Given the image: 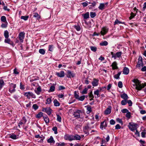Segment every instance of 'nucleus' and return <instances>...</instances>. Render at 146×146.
Returning <instances> with one entry per match:
<instances>
[{
    "label": "nucleus",
    "instance_id": "nucleus-37",
    "mask_svg": "<svg viewBox=\"0 0 146 146\" xmlns=\"http://www.w3.org/2000/svg\"><path fill=\"white\" fill-rule=\"evenodd\" d=\"M54 49V46L53 45H49L48 46V50L52 52Z\"/></svg>",
    "mask_w": 146,
    "mask_h": 146
},
{
    "label": "nucleus",
    "instance_id": "nucleus-62",
    "mask_svg": "<svg viewBox=\"0 0 146 146\" xmlns=\"http://www.w3.org/2000/svg\"><path fill=\"white\" fill-rule=\"evenodd\" d=\"M126 117L128 118H129L131 117L130 113L129 112H128L126 113L125 115Z\"/></svg>",
    "mask_w": 146,
    "mask_h": 146
},
{
    "label": "nucleus",
    "instance_id": "nucleus-51",
    "mask_svg": "<svg viewBox=\"0 0 146 146\" xmlns=\"http://www.w3.org/2000/svg\"><path fill=\"white\" fill-rule=\"evenodd\" d=\"M118 86L119 88H122L123 87L122 82L121 81H119L118 84Z\"/></svg>",
    "mask_w": 146,
    "mask_h": 146
},
{
    "label": "nucleus",
    "instance_id": "nucleus-48",
    "mask_svg": "<svg viewBox=\"0 0 146 146\" xmlns=\"http://www.w3.org/2000/svg\"><path fill=\"white\" fill-rule=\"evenodd\" d=\"M85 96H81L79 97L78 100L82 101L84 100V99L85 98Z\"/></svg>",
    "mask_w": 146,
    "mask_h": 146
},
{
    "label": "nucleus",
    "instance_id": "nucleus-40",
    "mask_svg": "<svg viewBox=\"0 0 146 146\" xmlns=\"http://www.w3.org/2000/svg\"><path fill=\"white\" fill-rule=\"evenodd\" d=\"M35 137L36 138H39L40 139L41 141H42L44 139V137H41L39 135H36L35 136Z\"/></svg>",
    "mask_w": 146,
    "mask_h": 146
},
{
    "label": "nucleus",
    "instance_id": "nucleus-29",
    "mask_svg": "<svg viewBox=\"0 0 146 146\" xmlns=\"http://www.w3.org/2000/svg\"><path fill=\"white\" fill-rule=\"evenodd\" d=\"M108 44V42L107 41H105L100 42V45L101 46H106Z\"/></svg>",
    "mask_w": 146,
    "mask_h": 146
},
{
    "label": "nucleus",
    "instance_id": "nucleus-9",
    "mask_svg": "<svg viewBox=\"0 0 146 146\" xmlns=\"http://www.w3.org/2000/svg\"><path fill=\"white\" fill-rule=\"evenodd\" d=\"M25 33L24 32H21L19 35V38L20 41L21 42H22L23 41V39L25 37Z\"/></svg>",
    "mask_w": 146,
    "mask_h": 146
},
{
    "label": "nucleus",
    "instance_id": "nucleus-21",
    "mask_svg": "<svg viewBox=\"0 0 146 146\" xmlns=\"http://www.w3.org/2000/svg\"><path fill=\"white\" fill-rule=\"evenodd\" d=\"M35 93L37 95L39 94H40V92L41 91V89L40 86H39L37 88V90H35Z\"/></svg>",
    "mask_w": 146,
    "mask_h": 146
},
{
    "label": "nucleus",
    "instance_id": "nucleus-20",
    "mask_svg": "<svg viewBox=\"0 0 146 146\" xmlns=\"http://www.w3.org/2000/svg\"><path fill=\"white\" fill-rule=\"evenodd\" d=\"M46 113L49 115L51 114L52 110L50 108H46Z\"/></svg>",
    "mask_w": 146,
    "mask_h": 146
},
{
    "label": "nucleus",
    "instance_id": "nucleus-58",
    "mask_svg": "<svg viewBox=\"0 0 146 146\" xmlns=\"http://www.w3.org/2000/svg\"><path fill=\"white\" fill-rule=\"evenodd\" d=\"M11 41L10 39L8 38H6L5 40V42L6 43L9 44L10 43V42Z\"/></svg>",
    "mask_w": 146,
    "mask_h": 146
},
{
    "label": "nucleus",
    "instance_id": "nucleus-1",
    "mask_svg": "<svg viewBox=\"0 0 146 146\" xmlns=\"http://www.w3.org/2000/svg\"><path fill=\"white\" fill-rule=\"evenodd\" d=\"M129 128L133 131L135 130V134L137 133V124L133 122H130L128 125Z\"/></svg>",
    "mask_w": 146,
    "mask_h": 146
},
{
    "label": "nucleus",
    "instance_id": "nucleus-25",
    "mask_svg": "<svg viewBox=\"0 0 146 146\" xmlns=\"http://www.w3.org/2000/svg\"><path fill=\"white\" fill-rule=\"evenodd\" d=\"M53 85H54V84H53ZM55 89V87L53 85L51 86L50 88V90L48 91V92H53L54 91Z\"/></svg>",
    "mask_w": 146,
    "mask_h": 146
},
{
    "label": "nucleus",
    "instance_id": "nucleus-55",
    "mask_svg": "<svg viewBox=\"0 0 146 146\" xmlns=\"http://www.w3.org/2000/svg\"><path fill=\"white\" fill-rule=\"evenodd\" d=\"M127 103V100H123L121 101V104L123 105H125Z\"/></svg>",
    "mask_w": 146,
    "mask_h": 146
},
{
    "label": "nucleus",
    "instance_id": "nucleus-56",
    "mask_svg": "<svg viewBox=\"0 0 146 146\" xmlns=\"http://www.w3.org/2000/svg\"><path fill=\"white\" fill-rule=\"evenodd\" d=\"M21 121L24 123V124H25L26 123L27 120L25 116L23 117Z\"/></svg>",
    "mask_w": 146,
    "mask_h": 146
},
{
    "label": "nucleus",
    "instance_id": "nucleus-26",
    "mask_svg": "<svg viewBox=\"0 0 146 146\" xmlns=\"http://www.w3.org/2000/svg\"><path fill=\"white\" fill-rule=\"evenodd\" d=\"M122 54L121 52H116L115 54V59L117 58H120Z\"/></svg>",
    "mask_w": 146,
    "mask_h": 146
},
{
    "label": "nucleus",
    "instance_id": "nucleus-52",
    "mask_svg": "<svg viewBox=\"0 0 146 146\" xmlns=\"http://www.w3.org/2000/svg\"><path fill=\"white\" fill-rule=\"evenodd\" d=\"M87 110L88 111L87 112H87V113H90L92 111L91 108L90 106H88L87 107Z\"/></svg>",
    "mask_w": 146,
    "mask_h": 146
},
{
    "label": "nucleus",
    "instance_id": "nucleus-61",
    "mask_svg": "<svg viewBox=\"0 0 146 146\" xmlns=\"http://www.w3.org/2000/svg\"><path fill=\"white\" fill-rule=\"evenodd\" d=\"M99 90H97L94 92V94L98 96V97H99V96H98L99 94Z\"/></svg>",
    "mask_w": 146,
    "mask_h": 146
},
{
    "label": "nucleus",
    "instance_id": "nucleus-31",
    "mask_svg": "<svg viewBox=\"0 0 146 146\" xmlns=\"http://www.w3.org/2000/svg\"><path fill=\"white\" fill-rule=\"evenodd\" d=\"M5 83L3 80H0V89H1L5 85Z\"/></svg>",
    "mask_w": 146,
    "mask_h": 146
},
{
    "label": "nucleus",
    "instance_id": "nucleus-59",
    "mask_svg": "<svg viewBox=\"0 0 146 146\" xmlns=\"http://www.w3.org/2000/svg\"><path fill=\"white\" fill-rule=\"evenodd\" d=\"M121 23H122V22H121L119 21L118 19H116L115 20V21L114 22V25H115L117 24H121Z\"/></svg>",
    "mask_w": 146,
    "mask_h": 146
},
{
    "label": "nucleus",
    "instance_id": "nucleus-11",
    "mask_svg": "<svg viewBox=\"0 0 146 146\" xmlns=\"http://www.w3.org/2000/svg\"><path fill=\"white\" fill-rule=\"evenodd\" d=\"M56 75L58 77L62 78L64 76V71H61L60 72H56Z\"/></svg>",
    "mask_w": 146,
    "mask_h": 146
},
{
    "label": "nucleus",
    "instance_id": "nucleus-14",
    "mask_svg": "<svg viewBox=\"0 0 146 146\" xmlns=\"http://www.w3.org/2000/svg\"><path fill=\"white\" fill-rule=\"evenodd\" d=\"M99 80L96 78H94L92 82V85L94 86H96L98 85Z\"/></svg>",
    "mask_w": 146,
    "mask_h": 146
},
{
    "label": "nucleus",
    "instance_id": "nucleus-44",
    "mask_svg": "<svg viewBox=\"0 0 146 146\" xmlns=\"http://www.w3.org/2000/svg\"><path fill=\"white\" fill-rule=\"evenodd\" d=\"M43 113L42 112H40L36 115V117L40 118L42 116Z\"/></svg>",
    "mask_w": 146,
    "mask_h": 146
},
{
    "label": "nucleus",
    "instance_id": "nucleus-32",
    "mask_svg": "<svg viewBox=\"0 0 146 146\" xmlns=\"http://www.w3.org/2000/svg\"><path fill=\"white\" fill-rule=\"evenodd\" d=\"M33 17L36 18V19H39L40 18V16L37 13H34Z\"/></svg>",
    "mask_w": 146,
    "mask_h": 146
},
{
    "label": "nucleus",
    "instance_id": "nucleus-30",
    "mask_svg": "<svg viewBox=\"0 0 146 146\" xmlns=\"http://www.w3.org/2000/svg\"><path fill=\"white\" fill-rule=\"evenodd\" d=\"M1 21L4 22H7L6 17L5 16H3L1 17Z\"/></svg>",
    "mask_w": 146,
    "mask_h": 146
},
{
    "label": "nucleus",
    "instance_id": "nucleus-15",
    "mask_svg": "<svg viewBox=\"0 0 146 146\" xmlns=\"http://www.w3.org/2000/svg\"><path fill=\"white\" fill-rule=\"evenodd\" d=\"M111 107H109L107 108L106 110L104 111V113L106 115H108L110 114L111 112Z\"/></svg>",
    "mask_w": 146,
    "mask_h": 146
},
{
    "label": "nucleus",
    "instance_id": "nucleus-3",
    "mask_svg": "<svg viewBox=\"0 0 146 146\" xmlns=\"http://www.w3.org/2000/svg\"><path fill=\"white\" fill-rule=\"evenodd\" d=\"M24 95L27 97L28 99H30L31 97L32 98H36V96L33 92H25Z\"/></svg>",
    "mask_w": 146,
    "mask_h": 146
},
{
    "label": "nucleus",
    "instance_id": "nucleus-57",
    "mask_svg": "<svg viewBox=\"0 0 146 146\" xmlns=\"http://www.w3.org/2000/svg\"><path fill=\"white\" fill-rule=\"evenodd\" d=\"M33 108L35 110H36L38 109V106L36 104H34L33 105Z\"/></svg>",
    "mask_w": 146,
    "mask_h": 146
},
{
    "label": "nucleus",
    "instance_id": "nucleus-17",
    "mask_svg": "<svg viewBox=\"0 0 146 146\" xmlns=\"http://www.w3.org/2000/svg\"><path fill=\"white\" fill-rule=\"evenodd\" d=\"M47 141L48 143H53L54 144V143L55 142L52 136H50V138L47 140Z\"/></svg>",
    "mask_w": 146,
    "mask_h": 146
},
{
    "label": "nucleus",
    "instance_id": "nucleus-27",
    "mask_svg": "<svg viewBox=\"0 0 146 146\" xmlns=\"http://www.w3.org/2000/svg\"><path fill=\"white\" fill-rule=\"evenodd\" d=\"M9 33L7 30L5 31L4 32V36L5 38H8L9 37Z\"/></svg>",
    "mask_w": 146,
    "mask_h": 146
},
{
    "label": "nucleus",
    "instance_id": "nucleus-39",
    "mask_svg": "<svg viewBox=\"0 0 146 146\" xmlns=\"http://www.w3.org/2000/svg\"><path fill=\"white\" fill-rule=\"evenodd\" d=\"M89 96L90 98H91V99H90V101L94 100V96L92 94V92H91L89 94Z\"/></svg>",
    "mask_w": 146,
    "mask_h": 146
},
{
    "label": "nucleus",
    "instance_id": "nucleus-50",
    "mask_svg": "<svg viewBox=\"0 0 146 146\" xmlns=\"http://www.w3.org/2000/svg\"><path fill=\"white\" fill-rule=\"evenodd\" d=\"M52 130L54 131V133L55 134H56L57 133V127H54L52 129Z\"/></svg>",
    "mask_w": 146,
    "mask_h": 146
},
{
    "label": "nucleus",
    "instance_id": "nucleus-16",
    "mask_svg": "<svg viewBox=\"0 0 146 146\" xmlns=\"http://www.w3.org/2000/svg\"><path fill=\"white\" fill-rule=\"evenodd\" d=\"M73 140H80L81 139L80 136L78 134H75L74 135H73Z\"/></svg>",
    "mask_w": 146,
    "mask_h": 146
},
{
    "label": "nucleus",
    "instance_id": "nucleus-4",
    "mask_svg": "<svg viewBox=\"0 0 146 146\" xmlns=\"http://www.w3.org/2000/svg\"><path fill=\"white\" fill-rule=\"evenodd\" d=\"M82 113V111L81 110H78L74 112L73 115L76 118H79L80 117V116Z\"/></svg>",
    "mask_w": 146,
    "mask_h": 146
},
{
    "label": "nucleus",
    "instance_id": "nucleus-33",
    "mask_svg": "<svg viewBox=\"0 0 146 146\" xmlns=\"http://www.w3.org/2000/svg\"><path fill=\"white\" fill-rule=\"evenodd\" d=\"M44 120L46 123H48L49 122V119L47 116H43Z\"/></svg>",
    "mask_w": 146,
    "mask_h": 146
},
{
    "label": "nucleus",
    "instance_id": "nucleus-6",
    "mask_svg": "<svg viewBox=\"0 0 146 146\" xmlns=\"http://www.w3.org/2000/svg\"><path fill=\"white\" fill-rule=\"evenodd\" d=\"M109 29L108 27H105L102 28L101 31V34L104 36L107 33Z\"/></svg>",
    "mask_w": 146,
    "mask_h": 146
},
{
    "label": "nucleus",
    "instance_id": "nucleus-5",
    "mask_svg": "<svg viewBox=\"0 0 146 146\" xmlns=\"http://www.w3.org/2000/svg\"><path fill=\"white\" fill-rule=\"evenodd\" d=\"M141 83V82L137 80V90H141L146 86L145 84Z\"/></svg>",
    "mask_w": 146,
    "mask_h": 146
},
{
    "label": "nucleus",
    "instance_id": "nucleus-63",
    "mask_svg": "<svg viewBox=\"0 0 146 146\" xmlns=\"http://www.w3.org/2000/svg\"><path fill=\"white\" fill-rule=\"evenodd\" d=\"M127 103H128L129 106H131L132 105V102L130 100H127Z\"/></svg>",
    "mask_w": 146,
    "mask_h": 146
},
{
    "label": "nucleus",
    "instance_id": "nucleus-7",
    "mask_svg": "<svg viewBox=\"0 0 146 146\" xmlns=\"http://www.w3.org/2000/svg\"><path fill=\"white\" fill-rule=\"evenodd\" d=\"M143 66V62L141 56H139L138 58V62L137 63V67L139 68L142 67Z\"/></svg>",
    "mask_w": 146,
    "mask_h": 146
},
{
    "label": "nucleus",
    "instance_id": "nucleus-22",
    "mask_svg": "<svg viewBox=\"0 0 146 146\" xmlns=\"http://www.w3.org/2000/svg\"><path fill=\"white\" fill-rule=\"evenodd\" d=\"M121 98H123L124 100H127L128 98L127 95L125 93H124L121 94Z\"/></svg>",
    "mask_w": 146,
    "mask_h": 146
},
{
    "label": "nucleus",
    "instance_id": "nucleus-18",
    "mask_svg": "<svg viewBox=\"0 0 146 146\" xmlns=\"http://www.w3.org/2000/svg\"><path fill=\"white\" fill-rule=\"evenodd\" d=\"M117 64L116 62H114L112 64L111 66L112 67V69L113 70L116 69L118 68V67L117 66Z\"/></svg>",
    "mask_w": 146,
    "mask_h": 146
},
{
    "label": "nucleus",
    "instance_id": "nucleus-10",
    "mask_svg": "<svg viewBox=\"0 0 146 146\" xmlns=\"http://www.w3.org/2000/svg\"><path fill=\"white\" fill-rule=\"evenodd\" d=\"M67 77L68 78H71L72 77H74L75 76V74L73 72H72L70 70H68L67 72Z\"/></svg>",
    "mask_w": 146,
    "mask_h": 146
},
{
    "label": "nucleus",
    "instance_id": "nucleus-45",
    "mask_svg": "<svg viewBox=\"0 0 146 146\" xmlns=\"http://www.w3.org/2000/svg\"><path fill=\"white\" fill-rule=\"evenodd\" d=\"M5 23L2 24L1 25V27L2 28H6L8 24L7 22H5Z\"/></svg>",
    "mask_w": 146,
    "mask_h": 146
},
{
    "label": "nucleus",
    "instance_id": "nucleus-24",
    "mask_svg": "<svg viewBox=\"0 0 146 146\" xmlns=\"http://www.w3.org/2000/svg\"><path fill=\"white\" fill-rule=\"evenodd\" d=\"M82 15L83 16L84 19H87L89 17V13L88 12H87L84 14H82Z\"/></svg>",
    "mask_w": 146,
    "mask_h": 146
},
{
    "label": "nucleus",
    "instance_id": "nucleus-42",
    "mask_svg": "<svg viewBox=\"0 0 146 146\" xmlns=\"http://www.w3.org/2000/svg\"><path fill=\"white\" fill-rule=\"evenodd\" d=\"M121 72H119L117 74L115 75L114 76V78L116 79H118L119 78V76L121 74Z\"/></svg>",
    "mask_w": 146,
    "mask_h": 146
},
{
    "label": "nucleus",
    "instance_id": "nucleus-53",
    "mask_svg": "<svg viewBox=\"0 0 146 146\" xmlns=\"http://www.w3.org/2000/svg\"><path fill=\"white\" fill-rule=\"evenodd\" d=\"M90 49L92 51L94 52H96L97 50L95 46H91Z\"/></svg>",
    "mask_w": 146,
    "mask_h": 146
},
{
    "label": "nucleus",
    "instance_id": "nucleus-41",
    "mask_svg": "<svg viewBox=\"0 0 146 146\" xmlns=\"http://www.w3.org/2000/svg\"><path fill=\"white\" fill-rule=\"evenodd\" d=\"M73 27L78 31H79L80 30L81 28L79 25H74L73 26Z\"/></svg>",
    "mask_w": 146,
    "mask_h": 146
},
{
    "label": "nucleus",
    "instance_id": "nucleus-12",
    "mask_svg": "<svg viewBox=\"0 0 146 146\" xmlns=\"http://www.w3.org/2000/svg\"><path fill=\"white\" fill-rule=\"evenodd\" d=\"M133 83L132 84V87L133 89L137 90V79H134L132 80Z\"/></svg>",
    "mask_w": 146,
    "mask_h": 146
},
{
    "label": "nucleus",
    "instance_id": "nucleus-64",
    "mask_svg": "<svg viewBox=\"0 0 146 146\" xmlns=\"http://www.w3.org/2000/svg\"><path fill=\"white\" fill-rule=\"evenodd\" d=\"M141 70L142 72L146 71L145 74H146V66H144L141 69Z\"/></svg>",
    "mask_w": 146,
    "mask_h": 146
},
{
    "label": "nucleus",
    "instance_id": "nucleus-47",
    "mask_svg": "<svg viewBox=\"0 0 146 146\" xmlns=\"http://www.w3.org/2000/svg\"><path fill=\"white\" fill-rule=\"evenodd\" d=\"M88 89L86 88H84L83 90L81 92V93L82 94H86L87 93Z\"/></svg>",
    "mask_w": 146,
    "mask_h": 146
},
{
    "label": "nucleus",
    "instance_id": "nucleus-8",
    "mask_svg": "<svg viewBox=\"0 0 146 146\" xmlns=\"http://www.w3.org/2000/svg\"><path fill=\"white\" fill-rule=\"evenodd\" d=\"M64 139L66 140H69L70 141H73V135H69L66 134L64 135Z\"/></svg>",
    "mask_w": 146,
    "mask_h": 146
},
{
    "label": "nucleus",
    "instance_id": "nucleus-28",
    "mask_svg": "<svg viewBox=\"0 0 146 146\" xmlns=\"http://www.w3.org/2000/svg\"><path fill=\"white\" fill-rule=\"evenodd\" d=\"M105 4L104 3H100V6L98 7V8L99 9L102 10L104 9V7Z\"/></svg>",
    "mask_w": 146,
    "mask_h": 146
},
{
    "label": "nucleus",
    "instance_id": "nucleus-13",
    "mask_svg": "<svg viewBox=\"0 0 146 146\" xmlns=\"http://www.w3.org/2000/svg\"><path fill=\"white\" fill-rule=\"evenodd\" d=\"M107 122L105 120L101 123L100 127L103 130L104 128L105 129L107 127Z\"/></svg>",
    "mask_w": 146,
    "mask_h": 146
},
{
    "label": "nucleus",
    "instance_id": "nucleus-34",
    "mask_svg": "<svg viewBox=\"0 0 146 146\" xmlns=\"http://www.w3.org/2000/svg\"><path fill=\"white\" fill-rule=\"evenodd\" d=\"M51 98L52 97H51ZM52 102L51 98H48L46 100V104H50Z\"/></svg>",
    "mask_w": 146,
    "mask_h": 146
},
{
    "label": "nucleus",
    "instance_id": "nucleus-60",
    "mask_svg": "<svg viewBox=\"0 0 146 146\" xmlns=\"http://www.w3.org/2000/svg\"><path fill=\"white\" fill-rule=\"evenodd\" d=\"M121 111L123 113H127L129 112V110L126 109H124L121 110Z\"/></svg>",
    "mask_w": 146,
    "mask_h": 146
},
{
    "label": "nucleus",
    "instance_id": "nucleus-49",
    "mask_svg": "<svg viewBox=\"0 0 146 146\" xmlns=\"http://www.w3.org/2000/svg\"><path fill=\"white\" fill-rule=\"evenodd\" d=\"M57 120L59 122H61V116L58 115H57Z\"/></svg>",
    "mask_w": 146,
    "mask_h": 146
},
{
    "label": "nucleus",
    "instance_id": "nucleus-46",
    "mask_svg": "<svg viewBox=\"0 0 146 146\" xmlns=\"http://www.w3.org/2000/svg\"><path fill=\"white\" fill-rule=\"evenodd\" d=\"M10 137L13 139H17V136L14 134H12L10 136Z\"/></svg>",
    "mask_w": 146,
    "mask_h": 146
},
{
    "label": "nucleus",
    "instance_id": "nucleus-2",
    "mask_svg": "<svg viewBox=\"0 0 146 146\" xmlns=\"http://www.w3.org/2000/svg\"><path fill=\"white\" fill-rule=\"evenodd\" d=\"M16 86L15 84L11 83L9 85V91L11 93H13L16 91L15 88Z\"/></svg>",
    "mask_w": 146,
    "mask_h": 146
},
{
    "label": "nucleus",
    "instance_id": "nucleus-23",
    "mask_svg": "<svg viewBox=\"0 0 146 146\" xmlns=\"http://www.w3.org/2000/svg\"><path fill=\"white\" fill-rule=\"evenodd\" d=\"M54 105L55 106H59L60 104L58 101L56 99H55L53 101Z\"/></svg>",
    "mask_w": 146,
    "mask_h": 146
},
{
    "label": "nucleus",
    "instance_id": "nucleus-43",
    "mask_svg": "<svg viewBox=\"0 0 146 146\" xmlns=\"http://www.w3.org/2000/svg\"><path fill=\"white\" fill-rule=\"evenodd\" d=\"M74 96L75 98L78 100L80 97L79 95L77 94L76 91H75L74 92Z\"/></svg>",
    "mask_w": 146,
    "mask_h": 146
},
{
    "label": "nucleus",
    "instance_id": "nucleus-36",
    "mask_svg": "<svg viewBox=\"0 0 146 146\" xmlns=\"http://www.w3.org/2000/svg\"><path fill=\"white\" fill-rule=\"evenodd\" d=\"M39 52L40 54L44 55L45 53V51L44 49H40L39 50Z\"/></svg>",
    "mask_w": 146,
    "mask_h": 146
},
{
    "label": "nucleus",
    "instance_id": "nucleus-38",
    "mask_svg": "<svg viewBox=\"0 0 146 146\" xmlns=\"http://www.w3.org/2000/svg\"><path fill=\"white\" fill-rule=\"evenodd\" d=\"M96 16V14L95 12H91L90 13V16L92 18Z\"/></svg>",
    "mask_w": 146,
    "mask_h": 146
},
{
    "label": "nucleus",
    "instance_id": "nucleus-54",
    "mask_svg": "<svg viewBox=\"0 0 146 146\" xmlns=\"http://www.w3.org/2000/svg\"><path fill=\"white\" fill-rule=\"evenodd\" d=\"M65 144L64 143H56V146H64Z\"/></svg>",
    "mask_w": 146,
    "mask_h": 146
},
{
    "label": "nucleus",
    "instance_id": "nucleus-35",
    "mask_svg": "<svg viewBox=\"0 0 146 146\" xmlns=\"http://www.w3.org/2000/svg\"><path fill=\"white\" fill-rule=\"evenodd\" d=\"M29 18V16L28 15L22 16L21 17V19H23L25 21L27 20Z\"/></svg>",
    "mask_w": 146,
    "mask_h": 146
},
{
    "label": "nucleus",
    "instance_id": "nucleus-19",
    "mask_svg": "<svg viewBox=\"0 0 146 146\" xmlns=\"http://www.w3.org/2000/svg\"><path fill=\"white\" fill-rule=\"evenodd\" d=\"M129 69L127 68H124L123 71V74L127 75L129 74Z\"/></svg>",
    "mask_w": 146,
    "mask_h": 146
}]
</instances>
